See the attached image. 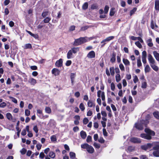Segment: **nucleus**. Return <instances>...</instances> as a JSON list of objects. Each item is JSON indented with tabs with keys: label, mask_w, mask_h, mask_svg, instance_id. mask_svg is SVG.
Segmentation results:
<instances>
[{
	"label": "nucleus",
	"mask_w": 159,
	"mask_h": 159,
	"mask_svg": "<svg viewBox=\"0 0 159 159\" xmlns=\"http://www.w3.org/2000/svg\"><path fill=\"white\" fill-rule=\"evenodd\" d=\"M92 141V137L90 136L89 135L88 136L87 139H86V142L87 143H89Z\"/></svg>",
	"instance_id": "51"
},
{
	"label": "nucleus",
	"mask_w": 159,
	"mask_h": 159,
	"mask_svg": "<svg viewBox=\"0 0 159 159\" xmlns=\"http://www.w3.org/2000/svg\"><path fill=\"white\" fill-rule=\"evenodd\" d=\"M31 48L32 46L30 43L26 44L25 46V49Z\"/></svg>",
	"instance_id": "43"
},
{
	"label": "nucleus",
	"mask_w": 159,
	"mask_h": 159,
	"mask_svg": "<svg viewBox=\"0 0 159 159\" xmlns=\"http://www.w3.org/2000/svg\"><path fill=\"white\" fill-rule=\"evenodd\" d=\"M30 114V111L26 109L25 110V115L27 116H29Z\"/></svg>",
	"instance_id": "50"
},
{
	"label": "nucleus",
	"mask_w": 159,
	"mask_h": 159,
	"mask_svg": "<svg viewBox=\"0 0 159 159\" xmlns=\"http://www.w3.org/2000/svg\"><path fill=\"white\" fill-rule=\"evenodd\" d=\"M28 82L31 85H34L36 83V80L33 78H30L28 80Z\"/></svg>",
	"instance_id": "12"
},
{
	"label": "nucleus",
	"mask_w": 159,
	"mask_h": 159,
	"mask_svg": "<svg viewBox=\"0 0 159 159\" xmlns=\"http://www.w3.org/2000/svg\"><path fill=\"white\" fill-rule=\"evenodd\" d=\"M95 54L93 51H90L87 55V57L90 59L94 58L95 57Z\"/></svg>",
	"instance_id": "8"
},
{
	"label": "nucleus",
	"mask_w": 159,
	"mask_h": 159,
	"mask_svg": "<svg viewBox=\"0 0 159 159\" xmlns=\"http://www.w3.org/2000/svg\"><path fill=\"white\" fill-rule=\"evenodd\" d=\"M79 107L82 111H84L85 109V107H84V105L82 103H81L80 104Z\"/></svg>",
	"instance_id": "38"
},
{
	"label": "nucleus",
	"mask_w": 159,
	"mask_h": 159,
	"mask_svg": "<svg viewBox=\"0 0 159 159\" xmlns=\"http://www.w3.org/2000/svg\"><path fill=\"white\" fill-rule=\"evenodd\" d=\"M62 59H60L59 60L57 61L55 63V65L57 67H61L62 65Z\"/></svg>",
	"instance_id": "13"
},
{
	"label": "nucleus",
	"mask_w": 159,
	"mask_h": 159,
	"mask_svg": "<svg viewBox=\"0 0 159 159\" xmlns=\"http://www.w3.org/2000/svg\"><path fill=\"white\" fill-rule=\"evenodd\" d=\"M148 60L150 63V65L152 64H154L155 63V61L152 57L151 54L148 55Z\"/></svg>",
	"instance_id": "10"
},
{
	"label": "nucleus",
	"mask_w": 159,
	"mask_h": 159,
	"mask_svg": "<svg viewBox=\"0 0 159 159\" xmlns=\"http://www.w3.org/2000/svg\"><path fill=\"white\" fill-rule=\"evenodd\" d=\"M6 116L7 118L10 120L12 119V116L11 115L10 113H7L6 114Z\"/></svg>",
	"instance_id": "35"
},
{
	"label": "nucleus",
	"mask_w": 159,
	"mask_h": 159,
	"mask_svg": "<svg viewBox=\"0 0 159 159\" xmlns=\"http://www.w3.org/2000/svg\"><path fill=\"white\" fill-rule=\"evenodd\" d=\"M119 67L121 71H124L125 70V67L122 63L120 64Z\"/></svg>",
	"instance_id": "42"
},
{
	"label": "nucleus",
	"mask_w": 159,
	"mask_h": 159,
	"mask_svg": "<svg viewBox=\"0 0 159 159\" xmlns=\"http://www.w3.org/2000/svg\"><path fill=\"white\" fill-rule=\"evenodd\" d=\"M9 98L11 99L12 101L13 102L16 104L17 103V101L15 98L12 97H10Z\"/></svg>",
	"instance_id": "41"
},
{
	"label": "nucleus",
	"mask_w": 159,
	"mask_h": 159,
	"mask_svg": "<svg viewBox=\"0 0 159 159\" xmlns=\"http://www.w3.org/2000/svg\"><path fill=\"white\" fill-rule=\"evenodd\" d=\"M155 8L157 10H159V1L157 0L155 2Z\"/></svg>",
	"instance_id": "22"
},
{
	"label": "nucleus",
	"mask_w": 159,
	"mask_h": 159,
	"mask_svg": "<svg viewBox=\"0 0 159 159\" xmlns=\"http://www.w3.org/2000/svg\"><path fill=\"white\" fill-rule=\"evenodd\" d=\"M93 39V37H90L89 38L87 37H80L75 40L74 45L76 46H78L84 43L89 41L90 40Z\"/></svg>",
	"instance_id": "1"
},
{
	"label": "nucleus",
	"mask_w": 159,
	"mask_h": 159,
	"mask_svg": "<svg viewBox=\"0 0 159 159\" xmlns=\"http://www.w3.org/2000/svg\"><path fill=\"white\" fill-rule=\"evenodd\" d=\"M155 144V143H148L146 145L148 149H149L151 148L152 146H154Z\"/></svg>",
	"instance_id": "45"
},
{
	"label": "nucleus",
	"mask_w": 159,
	"mask_h": 159,
	"mask_svg": "<svg viewBox=\"0 0 159 159\" xmlns=\"http://www.w3.org/2000/svg\"><path fill=\"white\" fill-rule=\"evenodd\" d=\"M114 38V36H111L108 37L106 38V39L103 40L101 42V43H104L103 44H102L101 47H103L106 43V42H108L112 39H113Z\"/></svg>",
	"instance_id": "5"
},
{
	"label": "nucleus",
	"mask_w": 159,
	"mask_h": 159,
	"mask_svg": "<svg viewBox=\"0 0 159 159\" xmlns=\"http://www.w3.org/2000/svg\"><path fill=\"white\" fill-rule=\"evenodd\" d=\"M110 71L111 75L112 76H114L115 74V69L113 67H111L110 68Z\"/></svg>",
	"instance_id": "23"
},
{
	"label": "nucleus",
	"mask_w": 159,
	"mask_h": 159,
	"mask_svg": "<svg viewBox=\"0 0 159 159\" xmlns=\"http://www.w3.org/2000/svg\"><path fill=\"white\" fill-rule=\"evenodd\" d=\"M153 55L156 59L157 61H159V53H157L156 51H154L153 52Z\"/></svg>",
	"instance_id": "21"
},
{
	"label": "nucleus",
	"mask_w": 159,
	"mask_h": 159,
	"mask_svg": "<svg viewBox=\"0 0 159 159\" xmlns=\"http://www.w3.org/2000/svg\"><path fill=\"white\" fill-rule=\"evenodd\" d=\"M6 106V104L5 102H2L0 104V107L4 108Z\"/></svg>",
	"instance_id": "56"
},
{
	"label": "nucleus",
	"mask_w": 159,
	"mask_h": 159,
	"mask_svg": "<svg viewBox=\"0 0 159 159\" xmlns=\"http://www.w3.org/2000/svg\"><path fill=\"white\" fill-rule=\"evenodd\" d=\"M116 80L117 82H119L120 80V75L119 74H117L116 75Z\"/></svg>",
	"instance_id": "24"
},
{
	"label": "nucleus",
	"mask_w": 159,
	"mask_h": 159,
	"mask_svg": "<svg viewBox=\"0 0 159 159\" xmlns=\"http://www.w3.org/2000/svg\"><path fill=\"white\" fill-rule=\"evenodd\" d=\"M137 65L138 67H139L142 66L140 57H139L137 60Z\"/></svg>",
	"instance_id": "27"
},
{
	"label": "nucleus",
	"mask_w": 159,
	"mask_h": 159,
	"mask_svg": "<svg viewBox=\"0 0 159 159\" xmlns=\"http://www.w3.org/2000/svg\"><path fill=\"white\" fill-rule=\"evenodd\" d=\"M87 105L88 106L90 107H92L95 106L94 103L91 100H89L88 102Z\"/></svg>",
	"instance_id": "17"
},
{
	"label": "nucleus",
	"mask_w": 159,
	"mask_h": 159,
	"mask_svg": "<svg viewBox=\"0 0 159 159\" xmlns=\"http://www.w3.org/2000/svg\"><path fill=\"white\" fill-rule=\"evenodd\" d=\"M50 128H53L56 127V124L55 120L50 119L48 125Z\"/></svg>",
	"instance_id": "6"
},
{
	"label": "nucleus",
	"mask_w": 159,
	"mask_h": 159,
	"mask_svg": "<svg viewBox=\"0 0 159 159\" xmlns=\"http://www.w3.org/2000/svg\"><path fill=\"white\" fill-rule=\"evenodd\" d=\"M134 148L132 146H129L128 148V151L129 152H132L134 150Z\"/></svg>",
	"instance_id": "36"
},
{
	"label": "nucleus",
	"mask_w": 159,
	"mask_h": 159,
	"mask_svg": "<svg viewBox=\"0 0 159 159\" xmlns=\"http://www.w3.org/2000/svg\"><path fill=\"white\" fill-rule=\"evenodd\" d=\"M88 4L87 2H85L83 5L82 8L83 9L85 10L88 8Z\"/></svg>",
	"instance_id": "46"
},
{
	"label": "nucleus",
	"mask_w": 159,
	"mask_h": 159,
	"mask_svg": "<svg viewBox=\"0 0 159 159\" xmlns=\"http://www.w3.org/2000/svg\"><path fill=\"white\" fill-rule=\"evenodd\" d=\"M153 115L154 117L157 119H159V112L158 111H155L153 113Z\"/></svg>",
	"instance_id": "31"
},
{
	"label": "nucleus",
	"mask_w": 159,
	"mask_h": 159,
	"mask_svg": "<svg viewBox=\"0 0 159 159\" xmlns=\"http://www.w3.org/2000/svg\"><path fill=\"white\" fill-rule=\"evenodd\" d=\"M115 9V8H112L111 9L110 12V16H112L114 15L115 13V12L114 11Z\"/></svg>",
	"instance_id": "32"
},
{
	"label": "nucleus",
	"mask_w": 159,
	"mask_h": 159,
	"mask_svg": "<svg viewBox=\"0 0 159 159\" xmlns=\"http://www.w3.org/2000/svg\"><path fill=\"white\" fill-rule=\"evenodd\" d=\"M151 68L148 65H146L144 69V70L145 73L148 72L150 71Z\"/></svg>",
	"instance_id": "26"
},
{
	"label": "nucleus",
	"mask_w": 159,
	"mask_h": 159,
	"mask_svg": "<svg viewBox=\"0 0 159 159\" xmlns=\"http://www.w3.org/2000/svg\"><path fill=\"white\" fill-rule=\"evenodd\" d=\"M49 13V11H45L43 12L42 14V16L43 17H45L47 16Z\"/></svg>",
	"instance_id": "25"
},
{
	"label": "nucleus",
	"mask_w": 159,
	"mask_h": 159,
	"mask_svg": "<svg viewBox=\"0 0 159 159\" xmlns=\"http://www.w3.org/2000/svg\"><path fill=\"white\" fill-rule=\"evenodd\" d=\"M140 159H148V157L146 155H141L139 156Z\"/></svg>",
	"instance_id": "59"
},
{
	"label": "nucleus",
	"mask_w": 159,
	"mask_h": 159,
	"mask_svg": "<svg viewBox=\"0 0 159 159\" xmlns=\"http://www.w3.org/2000/svg\"><path fill=\"white\" fill-rule=\"evenodd\" d=\"M51 140L52 142H55L57 141L56 136L55 135H53L51 137Z\"/></svg>",
	"instance_id": "40"
},
{
	"label": "nucleus",
	"mask_w": 159,
	"mask_h": 159,
	"mask_svg": "<svg viewBox=\"0 0 159 159\" xmlns=\"http://www.w3.org/2000/svg\"><path fill=\"white\" fill-rule=\"evenodd\" d=\"M42 146V145L40 143H38L37 144L36 147L37 148V149L38 150H39L40 149H41Z\"/></svg>",
	"instance_id": "63"
},
{
	"label": "nucleus",
	"mask_w": 159,
	"mask_h": 159,
	"mask_svg": "<svg viewBox=\"0 0 159 159\" xmlns=\"http://www.w3.org/2000/svg\"><path fill=\"white\" fill-rule=\"evenodd\" d=\"M49 156L50 157L54 158L55 157V154L53 152H50L49 153Z\"/></svg>",
	"instance_id": "30"
},
{
	"label": "nucleus",
	"mask_w": 159,
	"mask_h": 159,
	"mask_svg": "<svg viewBox=\"0 0 159 159\" xmlns=\"http://www.w3.org/2000/svg\"><path fill=\"white\" fill-rule=\"evenodd\" d=\"M137 8L136 7H134L132 10H131L130 12V16H132L134 12L136 11Z\"/></svg>",
	"instance_id": "39"
},
{
	"label": "nucleus",
	"mask_w": 159,
	"mask_h": 159,
	"mask_svg": "<svg viewBox=\"0 0 159 159\" xmlns=\"http://www.w3.org/2000/svg\"><path fill=\"white\" fill-rule=\"evenodd\" d=\"M45 112L48 113H50L51 112V109L49 107H46L45 108Z\"/></svg>",
	"instance_id": "47"
},
{
	"label": "nucleus",
	"mask_w": 159,
	"mask_h": 159,
	"mask_svg": "<svg viewBox=\"0 0 159 159\" xmlns=\"http://www.w3.org/2000/svg\"><path fill=\"white\" fill-rule=\"evenodd\" d=\"M80 135L81 138L83 139H85L87 136L86 133L83 130H82L80 132Z\"/></svg>",
	"instance_id": "18"
},
{
	"label": "nucleus",
	"mask_w": 159,
	"mask_h": 159,
	"mask_svg": "<svg viewBox=\"0 0 159 159\" xmlns=\"http://www.w3.org/2000/svg\"><path fill=\"white\" fill-rule=\"evenodd\" d=\"M123 62L125 66H129L130 65V62L129 61L125 58H123Z\"/></svg>",
	"instance_id": "20"
},
{
	"label": "nucleus",
	"mask_w": 159,
	"mask_h": 159,
	"mask_svg": "<svg viewBox=\"0 0 159 159\" xmlns=\"http://www.w3.org/2000/svg\"><path fill=\"white\" fill-rule=\"evenodd\" d=\"M152 68L153 69V70L156 71H157L158 70V68L157 66H156L154 64H152L150 65Z\"/></svg>",
	"instance_id": "28"
},
{
	"label": "nucleus",
	"mask_w": 159,
	"mask_h": 159,
	"mask_svg": "<svg viewBox=\"0 0 159 159\" xmlns=\"http://www.w3.org/2000/svg\"><path fill=\"white\" fill-rule=\"evenodd\" d=\"M72 53V52L70 50L67 52V58L68 59L72 58L73 57Z\"/></svg>",
	"instance_id": "16"
},
{
	"label": "nucleus",
	"mask_w": 159,
	"mask_h": 159,
	"mask_svg": "<svg viewBox=\"0 0 159 159\" xmlns=\"http://www.w3.org/2000/svg\"><path fill=\"white\" fill-rule=\"evenodd\" d=\"M147 86V83L145 82H142L141 87L142 88H145Z\"/></svg>",
	"instance_id": "53"
},
{
	"label": "nucleus",
	"mask_w": 159,
	"mask_h": 159,
	"mask_svg": "<svg viewBox=\"0 0 159 159\" xmlns=\"http://www.w3.org/2000/svg\"><path fill=\"white\" fill-rule=\"evenodd\" d=\"M37 116L41 119L43 117V114L42 113V111L40 109L37 110Z\"/></svg>",
	"instance_id": "14"
},
{
	"label": "nucleus",
	"mask_w": 159,
	"mask_h": 159,
	"mask_svg": "<svg viewBox=\"0 0 159 159\" xmlns=\"http://www.w3.org/2000/svg\"><path fill=\"white\" fill-rule=\"evenodd\" d=\"M52 73L55 76L58 75L60 73V71L57 68L53 69L52 71Z\"/></svg>",
	"instance_id": "11"
},
{
	"label": "nucleus",
	"mask_w": 159,
	"mask_h": 159,
	"mask_svg": "<svg viewBox=\"0 0 159 159\" xmlns=\"http://www.w3.org/2000/svg\"><path fill=\"white\" fill-rule=\"evenodd\" d=\"M145 132L147 134H142L140 135V137L143 138L148 139L150 140L152 139L151 136H154L155 135L154 132L146 128L145 129Z\"/></svg>",
	"instance_id": "2"
},
{
	"label": "nucleus",
	"mask_w": 159,
	"mask_h": 159,
	"mask_svg": "<svg viewBox=\"0 0 159 159\" xmlns=\"http://www.w3.org/2000/svg\"><path fill=\"white\" fill-rule=\"evenodd\" d=\"M116 54L114 53H113L112 54V57L110 59V61L111 62L113 63L115 62L116 60Z\"/></svg>",
	"instance_id": "15"
},
{
	"label": "nucleus",
	"mask_w": 159,
	"mask_h": 159,
	"mask_svg": "<svg viewBox=\"0 0 159 159\" xmlns=\"http://www.w3.org/2000/svg\"><path fill=\"white\" fill-rule=\"evenodd\" d=\"M33 129L36 134L38 133L39 129L37 125H35L34 126Z\"/></svg>",
	"instance_id": "48"
},
{
	"label": "nucleus",
	"mask_w": 159,
	"mask_h": 159,
	"mask_svg": "<svg viewBox=\"0 0 159 159\" xmlns=\"http://www.w3.org/2000/svg\"><path fill=\"white\" fill-rule=\"evenodd\" d=\"M81 147L82 148L86 149L87 151L90 153H93L94 151L93 148L87 143L82 144Z\"/></svg>",
	"instance_id": "4"
},
{
	"label": "nucleus",
	"mask_w": 159,
	"mask_h": 159,
	"mask_svg": "<svg viewBox=\"0 0 159 159\" xmlns=\"http://www.w3.org/2000/svg\"><path fill=\"white\" fill-rule=\"evenodd\" d=\"M93 145L96 148H99L100 147V144L96 143H94Z\"/></svg>",
	"instance_id": "64"
},
{
	"label": "nucleus",
	"mask_w": 159,
	"mask_h": 159,
	"mask_svg": "<svg viewBox=\"0 0 159 159\" xmlns=\"http://www.w3.org/2000/svg\"><path fill=\"white\" fill-rule=\"evenodd\" d=\"M101 97L102 98V100L103 101H104L105 100V93L104 92H102V94H101Z\"/></svg>",
	"instance_id": "55"
},
{
	"label": "nucleus",
	"mask_w": 159,
	"mask_h": 159,
	"mask_svg": "<svg viewBox=\"0 0 159 159\" xmlns=\"http://www.w3.org/2000/svg\"><path fill=\"white\" fill-rule=\"evenodd\" d=\"M72 63V62L70 60H67L66 63V65L67 66H69Z\"/></svg>",
	"instance_id": "60"
},
{
	"label": "nucleus",
	"mask_w": 159,
	"mask_h": 159,
	"mask_svg": "<svg viewBox=\"0 0 159 159\" xmlns=\"http://www.w3.org/2000/svg\"><path fill=\"white\" fill-rule=\"evenodd\" d=\"M135 44L139 48L142 47V46L139 41H137L135 43Z\"/></svg>",
	"instance_id": "33"
},
{
	"label": "nucleus",
	"mask_w": 159,
	"mask_h": 159,
	"mask_svg": "<svg viewBox=\"0 0 159 159\" xmlns=\"http://www.w3.org/2000/svg\"><path fill=\"white\" fill-rule=\"evenodd\" d=\"M154 145L155 146L153 147V149L154 150H159V145H155V143Z\"/></svg>",
	"instance_id": "49"
},
{
	"label": "nucleus",
	"mask_w": 159,
	"mask_h": 159,
	"mask_svg": "<svg viewBox=\"0 0 159 159\" xmlns=\"http://www.w3.org/2000/svg\"><path fill=\"white\" fill-rule=\"evenodd\" d=\"M109 7L106 5L105 6V8H104V13L105 14H106L107 13L108 11V10H109Z\"/></svg>",
	"instance_id": "44"
},
{
	"label": "nucleus",
	"mask_w": 159,
	"mask_h": 159,
	"mask_svg": "<svg viewBox=\"0 0 159 159\" xmlns=\"http://www.w3.org/2000/svg\"><path fill=\"white\" fill-rule=\"evenodd\" d=\"M147 52L146 51H143L142 52V59L143 62L145 64L146 62Z\"/></svg>",
	"instance_id": "7"
},
{
	"label": "nucleus",
	"mask_w": 159,
	"mask_h": 159,
	"mask_svg": "<svg viewBox=\"0 0 159 159\" xmlns=\"http://www.w3.org/2000/svg\"><path fill=\"white\" fill-rule=\"evenodd\" d=\"M153 155L156 157H159V150H155L153 152Z\"/></svg>",
	"instance_id": "29"
},
{
	"label": "nucleus",
	"mask_w": 159,
	"mask_h": 159,
	"mask_svg": "<svg viewBox=\"0 0 159 159\" xmlns=\"http://www.w3.org/2000/svg\"><path fill=\"white\" fill-rule=\"evenodd\" d=\"M26 152V150L25 148H23L20 151V152L22 155H24L25 153Z\"/></svg>",
	"instance_id": "54"
},
{
	"label": "nucleus",
	"mask_w": 159,
	"mask_h": 159,
	"mask_svg": "<svg viewBox=\"0 0 159 159\" xmlns=\"http://www.w3.org/2000/svg\"><path fill=\"white\" fill-rule=\"evenodd\" d=\"M70 156L71 158L74 159L75 158V153L71 152L70 153Z\"/></svg>",
	"instance_id": "34"
},
{
	"label": "nucleus",
	"mask_w": 159,
	"mask_h": 159,
	"mask_svg": "<svg viewBox=\"0 0 159 159\" xmlns=\"http://www.w3.org/2000/svg\"><path fill=\"white\" fill-rule=\"evenodd\" d=\"M148 120H142L141 121L140 123H137L135 124V127L139 130H142L143 129V126H145L148 123Z\"/></svg>",
	"instance_id": "3"
},
{
	"label": "nucleus",
	"mask_w": 159,
	"mask_h": 159,
	"mask_svg": "<svg viewBox=\"0 0 159 159\" xmlns=\"http://www.w3.org/2000/svg\"><path fill=\"white\" fill-rule=\"evenodd\" d=\"M111 89L112 91H114L115 89V85L114 83H112L111 85Z\"/></svg>",
	"instance_id": "61"
},
{
	"label": "nucleus",
	"mask_w": 159,
	"mask_h": 159,
	"mask_svg": "<svg viewBox=\"0 0 159 159\" xmlns=\"http://www.w3.org/2000/svg\"><path fill=\"white\" fill-rule=\"evenodd\" d=\"M45 156V155L43 152L40 153L39 155V158L41 159H43Z\"/></svg>",
	"instance_id": "62"
},
{
	"label": "nucleus",
	"mask_w": 159,
	"mask_h": 159,
	"mask_svg": "<svg viewBox=\"0 0 159 159\" xmlns=\"http://www.w3.org/2000/svg\"><path fill=\"white\" fill-rule=\"evenodd\" d=\"M89 27L88 26H85L83 27H82L81 28L80 30L81 31H84L86 30H87Z\"/></svg>",
	"instance_id": "58"
},
{
	"label": "nucleus",
	"mask_w": 159,
	"mask_h": 159,
	"mask_svg": "<svg viewBox=\"0 0 159 159\" xmlns=\"http://www.w3.org/2000/svg\"><path fill=\"white\" fill-rule=\"evenodd\" d=\"M130 141L135 143H140L141 141L140 139L137 138L132 137L130 139Z\"/></svg>",
	"instance_id": "9"
},
{
	"label": "nucleus",
	"mask_w": 159,
	"mask_h": 159,
	"mask_svg": "<svg viewBox=\"0 0 159 159\" xmlns=\"http://www.w3.org/2000/svg\"><path fill=\"white\" fill-rule=\"evenodd\" d=\"M51 20V18L47 17L44 19L43 21L44 23H48Z\"/></svg>",
	"instance_id": "37"
},
{
	"label": "nucleus",
	"mask_w": 159,
	"mask_h": 159,
	"mask_svg": "<svg viewBox=\"0 0 159 159\" xmlns=\"http://www.w3.org/2000/svg\"><path fill=\"white\" fill-rule=\"evenodd\" d=\"M73 53L75 54L77 53L79 50V48L78 47L73 48L70 49Z\"/></svg>",
	"instance_id": "19"
},
{
	"label": "nucleus",
	"mask_w": 159,
	"mask_h": 159,
	"mask_svg": "<svg viewBox=\"0 0 159 159\" xmlns=\"http://www.w3.org/2000/svg\"><path fill=\"white\" fill-rule=\"evenodd\" d=\"M120 5L122 7H125L126 5V3L125 1L121 0L120 2Z\"/></svg>",
	"instance_id": "52"
},
{
	"label": "nucleus",
	"mask_w": 159,
	"mask_h": 159,
	"mask_svg": "<svg viewBox=\"0 0 159 159\" xmlns=\"http://www.w3.org/2000/svg\"><path fill=\"white\" fill-rule=\"evenodd\" d=\"M89 122V120L87 118H84L83 122L84 124L86 125Z\"/></svg>",
	"instance_id": "57"
}]
</instances>
